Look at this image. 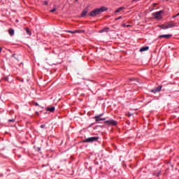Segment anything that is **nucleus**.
Masks as SVG:
<instances>
[{
    "instance_id": "27",
    "label": "nucleus",
    "mask_w": 179,
    "mask_h": 179,
    "mask_svg": "<svg viewBox=\"0 0 179 179\" xmlns=\"http://www.w3.org/2000/svg\"><path fill=\"white\" fill-rule=\"evenodd\" d=\"M35 106H38V103H35Z\"/></svg>"
},
{
    "instance_id": "1",
    "label": "nucleus",
    "mask_w": 179,
    "mask_h": 179,
    "mask_svg": "<svg viewBox=\"0 0 179 179\" xmlns=\"http://www.w3.org/2000/svg\"><path fill=\"white\" fill-rule=\"evenodd\" d=\"M107 10H108V8L103 6L99 8L94 9L92 12L90 13L89 16H91V17H95V16L103 13V12H107Z\"/></svg>"
},
{
    "instance_id": "7",
    "label": "nucleus",
    "mask_w": 179,
    "mask_h": 179,
    "mask_svg": "<svg viewBox=\"0 0 179 179\" xmlns=\"http://www.w3.org/2000/svg\"><path fill=\"white\" fill-rule=\"evenodd\" d=\"M94 118L96 122H99V121H106V117L101 118L99 116H94Z\"/></svg>"
},
{
    "instance_id": "32",
    "label": "nucleus",
    "mask_w": 179,
    "mask_h": 179,
    "mask_svg": "<svg viewBox=\"0 0 179 179\" xmlns=\"http://www.w3.org/2000/svg\"><path fill=\"white\" fill-rule=\"evenodd\" d=\"M136 1H139V0H136Z\"/></svg>"
},
{
    "instance_id": "8",
    "label": "nucleus",
    "mask_w": 179,
    "mask_h": 179,
    "mask_svg": "<svg viewBox=\"0 0 179 179\" xmlns=\"http://www.w3.org/2000/svg\"><path fill=\"white\" fill-rule=\"evenodd\" d=\"M47 111H50V113H54L55 111V107L52 106V107H48L46 108Z\"/></svg>"
},
{
    "instance_id": "31",
    "label": "nucleus",
    "mask_w": 179,
    "mask_h": 179,
    "mask_svg": "<svg viewBox=\"0 0 179 179\" xmlns=\"http://www.w3.org/2000/svg\"><path fill=\"white\" fill-rule=\"evenodd\" d=\"M76 2H78V0H76Z\"/></svg>"
},
{
    "instance_id": "3",
    "label": "nucleus",
    "mask_w": 179,
    "mask_h": 179,
    "mask_svg": "<svg viewBox=\"0 0 179 179\" xmlns=\"http://www.w3.org/2000/svg\"><path fill=\"white\" fill-rule=\"evenodd\" d=\"M99 137H90L83 141L85 143H90L92 142H97Z\"/></svg>"
},
{
    "instance_id": "14",
    "label": "nucleus",
    "mask_w": 179,
    "mask_h": 179,
    "mask_svg": "<svg viewBox=\"0 0 179 179\" xmlns=\"http://www.w3.org/2000/svg\"><path fill=\"white\" fill-rule=\"evenodd\" d=\"M8 33H9L10 36H13V34H15V30L11 28L8 30Z\"/></svg>"
},
{
    "instance_id": "24",
    "label": "nucleus",
    "mask_w": 179,
    "mask_h": 179,
    "mask_svg": "<svg viewBox=\"0 0 179 179\" xmlns=\"http://www.w3.org/2000/svg\"><path fill=\"white\" fill-rule=\"evenodd\" d=\"M43 3H44V5L47 6V5H48V1H45L43 2Z\"/></svg>"
},
{
    "instance_id": "25",
    "label": "nucleus",
    "mask_w": 179,
    "mask_h": 179,
    "mask_svg": "<svg viewBox=\"0 0 179 179\" xmlns=\"http://www.w3.org/2000/svg\"><path fill=\"white\" fill-rule=\"evenodd\" d=\"M96 117H99L101 118V117H103V114H100V115H96Z\"/></svg>"
},
{
    "instance_id": "26",
    "label": "nucleus",
    "mask_w": 179,
    "mask_h": 179,
    "mask_svg": "<svg viewBox=\"0 0 179 179\" xmlns=\"http://www.w3.org/2000/svg\"><path fill=\"white\" fill-rule=\"evenodd\" d=\"M156 5H157V3H153V6H156Z\"/></svg>"
},
{
    "instance_id": "15",
    "label": "nucleus",
    "mask_w": 179,
    "mask_h": 179,
    "mask_svg": "<svg viewBox=\"0 0 179 179\" xmlns=\"http://www.w3.org/2000/svg\"><path fill=\"white\" fill-rule=\"evenodd\" d=\"M67 33H72L73 34H75V33H80V31H78V30L67 31Z\"/></svg>"
},
{
    "instance_id": "28",
    "label": "nucleus",
    "mask_w": 179,
    "mask_h": 179,
    "mask_svg": "<svg viewBox=\"0 0 179 179\" xmlns=\"http://www.w3.org/2000/svg\"><path fill=\"white\" fill-rule=\"evenodd\" d=\"M2 51V48H0V52Z\"/></svg>"
},
{
    "instance_id": "12",
    "label": "nucleus",
    "mask_w": 179,
    "mask_h": 179,
    "mask_svg": "<svg viewBox=\"0 0 179 179\" xmlns=\"http://www.w3.org/2000/svg\"><path fill=\"white\" fill-rule=\"evenodd\" d=\"M86 15H87V10H84L81 13L80 17H85V16H86Z\"/></svg>"
},
{
    "instance_id": "20",
    "label": "nucleus",
    "mask_w": 179,
    "mask_h": 179,
    "mask_svg": "<svg viewBox=\"0 0 179 179\" xmlns=\"http://www.w3.org/2000/svg\"><path fill=\"white\" fill-rule=\"evenodd\" d=\"M120 19H122V16H120V17L115 18V21L120 20Z\"/></svg>"
},
{
    "instance_id": "4",
    "label": "nucleus",
    "mask_w": 179,
    "mask_h": 179,
    "mask_svg": "<svg viewBox=\"0 0 179 179\" xmlns=\"http://www.w3.org/2000/svg\"><path fill=\"white\" fill-rule=\"evenodd\" d=\"M105 124H107L108 125H113L114 127H115L118 124V122L115 120H110L105 121Z\"/></svg>"
},
{
    "instance_id": "29",
    "label": "nucleus",
    "mask_w": 179,
    "mask_h": 179,
    "mask_svg": "<svg viewBox=\"0 0 179 179\" xmlns=\"http://www.w3.org/2000/svg\"><path fill=\"white\" fill-rule=\"evenodd\" d=\"M15 54H13V55H12V57H15Z\"/></svg>"
},
{
    "instance_id": "13",
    "label": "nucleus",
    "mask_w": 179,
    "mask_h": 179,
    "mask_svg": "<svg viewBox=\"0 0 179 179\" xmlns=\"http://www.w3.org/2000/svg\"><path fill=\"white\" fill-rule=\"evenodd\" d=\"M159 27H160V29H163L164 30H166V29H169L168 27H167V24L159 25Z\"/></svg>"
},
{
    "instance_id": "2",
    "label": "nucleus",
    "mask_w": 179,
    "mask_h": 179,
    "mask_svg": "<svg viewBox=\"0 0 179 179\" xmlns=\"http://www.w3.org/2000/svg\"><path fill=\"white\" fill-rule=\"evenodd\" d=\"M162 13H164V10H159L156 13H152V16H154V19H157L158 20H161L163 19V16H162Z\"/></svg>"
},
{
    "instance_id": "17",
    "label": "nucleus",
    "mask_w": 179,
    "mask_h": 179,
    "mask_svg": "<svg viewBox=\"0 0 179 179\" xmlns=\"http://www.w3.org/2000/svg\"><path fill=\"white\" fill-rule=\"evenodd\" d=\"M110 30V28L106 27L103 29L101 30V33H103V31H108Z\"/></svg>"
},
{
    "instance_id": "11",
    "label": "nucleus",
    "mask_w": 179,
    "mask_h": 179,
    "mask_svg": "<svg viewBox=\"0 0 179 179\" xmlns=\"http://www.w3.org/2000/svg\"><path fill=\"white\" fill-rule=\"evenodd\" d=\"M124 9H125V7H120V8H118L115 11V13H120V12H121L122 10H124Z\"/></svg>"
},
{
    "instance_id": "23",
    "label": "nucleus",
    "mask_w": 179,
    "mask_h": 179,
    "mask_svg": "<svg viewBox=\"0 0 179 179\" xmlns=\"http://www.w3.org/2000/svg\"><path fill=\"white\" fill-rule=\"evenodd\" d=\"M41 128L42 129H44V128H45V124H41Z\"/></svg>"
},
{
    "instance_id": "10",
    "label": "nucleus",
    "mask_w": 179,
    "mask_h": 179,
    "mask_svg": "<svg viewBox=\"0 0 179 179\" xmlns=\"http://www.w3.org/2000/svg\"><path fill=\"white\" fill-rule=\"evenodd\" d=\"M149 50V46L142 47L140 49V52H143L144 51H148Z\"/></svg>"
},
{
    "instance_id": "19",
    "label": "nucleus",
    "mask_w": 179,
    "mask_h": 179,
    "mask_svg": "<svg viewBox=\"0 0 179 179\" xmlns=\"http://www.w3.org/2000/svg\"><path fill=\"white\" fill-rule=\"evenodd\" d=\"M130 82H134V83H136V82H138V80L135 79V78H130L129 79Z\"/></svg>"
},
{
    "instance_id": "9",
    "label": "nucleus",
    "mask_w": 179,
    "mask_h": 179,
    "mask_svg": "<svg viewBox=\"0 0 179 179\" xmlns=\"http://www.w3.org/2000/svg\"><path fill=\"white\" fill-rule=\"evenodd\" d=\"M168 29H171V27H174L176 26L173 22H170L166 24Z\"/></svg>"
},
{
    "instance_id": "21",
    "label": "nucleus",
    "mask_w": 179,
    "mask_h": 179,
    "mask_svg": "<svg viewBox=\"0 0 179 179\" xmlns=\"http://www.w3.org/2000/svg\"><path fill=\"white\" fill-rule=\"evenodd\" d=\"M123 27H129L131 25H127L126 24H122Z\"/></svg>"
},
{
    "instance_id": "16",
    "label": "nucleus",
    "mask_w": 179,
    "mask_h": 179,
    "mask_svg": "<svg viewBox=\"0 0 179 179\" xmlns=\"http://www.w3.org/2000/svg\"><path fill=\"white\" fill-rule=\"evenodd\" d=\"M25 30L27 34H29V36H31V31H30V29H29V28H26Z\"/></svg>"
},
{
    "instance_id": "18",
    "label": "nucleus",
    "mask_w": 179,
    "mask_h": 179,
    "mask_svg": "<svg viewBox=\"0 0 179 179\" xmlns=\"http://www.w3.org/2000/svg\"><path fill=\"white\" fill-rule=\"evenodd\" d=\"M55 10H57V6H55V7L53 8V9L50 10V12L51 13H54V12H55Z\"/></svg>"
},
{
    "instance_id": "30",
    "label": "nucleus",
    "mask_w": 179,
    "mask_h": 179,
    "mask_svg": "<svg viewBox=\"0 0 179 179\" xmlns=\"http://www.w3.org/2000/svg\"><path fill=\"white\" fill-rule=\"evenodd\" d=\"M177 16H179V13H178Z\"/></svg>"
},
{
    "instance_id": "6",
    "label": "nucleus",
    "mask_w": 179,
    "mask_h": 179,
    "mask_svg": "<svg viewBox=\"0 0 179 179\" xmlns=\"http://www.w3.org/2000/svg\"><path fill=\"white\" fill-rule=\"evenodd\" d=\"M171 37H173V35L171 34H166V35H160L159 36V38H170Z\"/></svg>"
},
{
    "instance_id": "5",
    "label": "nucleus",
    "mask_w": 179,
    "mask_h": 179,
    "mask_svg": "<svg viewBox=\"0 0 179 179\" xmlns=\"http://www.w3.org/2000/svg\"><path fill=\"white\" fill-rule=\"evenodd\" d=\"M162 87H163V86L159 85L157 87L152 90L150 92H151V93H154L155 94V93H159V92H160L162 90Z\"/></svg>"
},
{
    "instance_id": "22",
    "label": "nucleus",
    "mask_w": 179,
    "mask_h": 179,
    "mask_svg": "<svg viewBox=\"0 0 179 179\" xmlns=\"http://www.w3.org/2000/svg\"><path fill=\"white\" fill-rule=\"evenodd\" d=\"M8 122H15V119L8 120Z\"/></svg>"
}]
</instances>
